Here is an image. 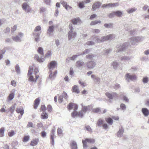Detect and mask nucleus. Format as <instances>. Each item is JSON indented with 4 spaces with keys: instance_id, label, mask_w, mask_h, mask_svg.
I'll return each mask as SVG.
<instances>
[{
    "instance_id": "nucleus-1",
    "label": "nucleus",
    "mask_w": 149,
    "mask_h": 149,
    "mask_svg": "<svg viewBox=\"0 0 149 149\" xmlns=\"http://www.w3.org/2000/svg\"><path fill=\"white\" fill-rule=\"evenodd\" d=\"M143 38L139 37H133L130 39V41L127 42H126L123 44L118 45L117 46V49L116 52L118 53L120 51L125 50L127 46L130 45V43L132 45H136L138 42L141 41Z\"/></svg>"
},
{
    "instance_id": "nucleus-2",
    "label": "nucleus",
    "mask_w": 149,
    "mask_h": 149,
    "mask_svg": "<svg viewBox=\"0 0 149 149\" xmlns=\"http://www.w3.org/2000/svg\"><path fill=\"white\" fill-rule=\"evenodd\" d=\"M33 67L32 66H30L29 70L28 76L29 77V81L32 82H36L37 79L39 77L38 74V69L36 68L34 70V72H33Z\"/></svg>"
},
{
    "instance_id": "nucleus-3",
    "label": "nucleus",
    "mask_w": 149,
    "mask_h": 149,
    "mask_svg": "<svg viewBox=\"0 0 149 149\" xmlns=\"http://www.w3.org/2000/svg\"><path fill=\"white\" fill-rule=\"evenodd\" d=\"M41 30L40 26H38L35 28L33 32V36L35 38V40L36 42H39L40 40V36L41 32Z\"/></svg>"
},
{
    "instance_id": "nucleus-4",
    "label": "nucleus",
    "mask_w": 149,
    "mask_h": 149,
    "mask_svg": "<svg viewBox=\"0 0 149 149\" xmlns=\"http://www.w3.org/2000/svg\"><path fill=\"white\" fill-rule=\"evenodd\" d=\"M81 105L82 106V109L79 112L78 115L79 117L82 118L86 112H89L92 109V107L91 105L84 107L83 106L82 104H81Z\"/></svg>"
},
{
    "instance_id": "nucleus-5",
    "label": "nucleus",
    "mask_w": 149,
    "mask_h": 149,
    "mask_svg": "<svg viewBox=\"0 0 149 149\" xmlns=\"http://www.w3.org/2000/svg\"><path fill=\"white\" fill-rule=\"evenodd\" d=\"M38 52L41 56V57H42L44 56L43 49L42 47H39L38 49ZM34 58L40 62H43L45 60L44 57L39 58L38 55L37 54H36L35 55Z\"/></svg>"
},
{
    "instance_id": "nucleus-6",
    "label": "nucleus",
    "mask_w": 149,
    "mask_h": 149,
    "mask_svg": "<svg viewBox=\"0 0 149 149\" xmlns=\"http://www.w3.org/2000/svg\"><path fill=\"white\" fill-rule=\"evenodd\" d=\"M24 34L21 32H19L18 35L12 37V39L17 42H21L22 41V38L23 37Z\"/></svg>"
},
{
    "instance_id": "nucleus-7",
    "label": "nucleus",
    "mask_w": 149,
    "mask_h": 149,
    "mask_svg": "<svg viewBox=\"0 0 149 149\" xmlns=\"http://www.w3.org/2000/svg\"><path fill=\"white\" fill-rule=\"evenodd\" d=\"M126 80L128 82L131 81H134L136 79V76L134 75L131 74L130 73H127L125 75Z\"/></svg>"
},
{
    "instance_id": "nucleus-8",
    "label": "nucleus",
    "mask_w": 149,
    "mask_h": 149,
    "mask_svg": "<svg viewBox=\"0 0 149 149\" xmlns=\"http://www.w3.org/2000/svg\"><path fill=\"white\" fill-rule=\"evenodd\" d=\"M22 7L23 10L27 13L30 12L32 11V9L27 3H24L22 5Z\"/></svg>"
},
{
    "instance_id": "nucleus-9",
    "label": "nucleus",
    "mask_w": 149,
    "mask_h": 149,
    "mask_svg": "<svg viewBox=\"0 0 149 149\" xmlns=\"http://www.w3.org/2000/svg\"><path fill=\"white\" fill-rule=\"evenodd\" d=\"M77 33L76 31H70L68 33V38L69 40L74 39L76 36Z\"/></svg>"
},
{
    "instance_id": "nucleus-10",
    "label": "nucleus",
    "mask_w": 149,
    "mask_h": 149,
    "mask_svg": "<svg viewBox=\"0 0 149 149\" xmlns=\"http://www.w3.org/2000/svg\"><path fill=\"white\" fill-rule=\"evenodd\" d=\"M95 140L93 139H86L85 140H83L82 143L84 147H87V143H94Z\"/></svg>"
},
{
    "instance_id": "nucleus-11",
    "label": "nucleus",
    "mask_w": 149,
    "mask_h": 149,
    "mask_svg": "<svg viewBox=\"0 0 149 149\" xmlns=\"http://www.w3.org/2000/svg\"><path fill=\"white\" fill-rule=\"evenodd\" d=\"M57 65V62L55 61H52L49 64L48 67L50 71H52V70L55 68Z\"/></svg>"
},
{
    "instance_id": "nucleus-12",
    "label": "nucleus",
    "mask_w": 149,
    "mask_h": 149,
    "mask_svg": "<svg viewBox=\"0 0 149 149\" xmlns=\"http://www.w3.org/2000/svg\"><path fill=\"white\" fill-rule=\"evenodd\" d=\"M54 27L53 26H49L47 31V33L49 37L52 36L53 35Z\"/></svg>"
},
{
    "instance_id": "nucleus-13",
    "label": "nucleus",
    "mask_w": 149,
    "mask_h": 149,
    "mask_svg": "<svg viewBox=\"0 0 149 149\" xmlns=\"http://www.w3.org/2000/svg\"><path fill=\"white\" fill-rule=\"evenodd\" d=\"M124 132V129L122 126L119 127V130L116 134L117 136L118 137H121L123 136Z\"/></svg>"
},
{
    "instance_id": "nucleus-14",
    "label": "nucleus",
    "mask_w": 149,
    "mask_h": 149,
    "mask_svg": "<svg viewBox=\"0 0 149 149\" xmlns=\"http://www.w3.org/2000/svg\"><path fill=\"white\" fill-rule=\"evenodd\" d=\"M67 107L69 110H71L73 108L74 111H76L78 109V106L76 104L70 103Z\"/></svg>"
},
{
    "instance_id": "nucleus-15",
    "label": "nucleus",
    "mask_w": 149,
    "mask_h": 149,
    "mask_svg": "<svg viewBox=\"0 0 149 149\" xmlns=\"http://www.w3.org/2000/svg\"><path fill=\"white\" fill-rule=\"evenodd\" d=\"M15 91V90L14 89L11 91L10 93L8 95L7 100V102L11 101L13 99L14 97V93Z\"/></svg>"
},
{
    "instance_id": "nucleus-16",
    "label": "nucleus",
    "mask_w": 149,
    "mask_h": 149,
    "mask_svg": "<svg viewBox=\"0 0 149 149\" xmlns=\"http://www.w3.org/2000/svg\"><path fill=\"white\" fill-rule=\"evenodd\" d=\"M88 67L90 69H93L96 65V63L93 61H91L88 62L87 64Z\"/></svg>"
},
{
    "instance_id": "nucleus-17",
    "label": "nucleus",
    "mask_w": 149,
    "mask_h": 149,
    "mask_svg": "<svg viewBox=\"0 0 149 149\" xmlns=\"http://www.w3.org/2000/svg\"><path fill=\"white\" fill-rule=\"evenodd\" d=\"M70 145L71 149H77V144L75 141H72L70 143Z\"/></svg>"
},
{
    "instance_id": "nucleus-18",
    "label": "nucleus",
    "mask_w": 149,
    "mask_h": 149,
    "mask_svg": "<svg viewBox=\"0 0 149 149\" xmlns=\"http://www.w3.org/2000/svg\"><path fill=\"white\" fill-rule=\"evenodd\" d=\"M50 72L49 78L53 79L56 77V75L57 74V71H55L54 72H53L52 71H50Z\"/></svg>"
},
{
    "instance_id": "nucleus-19",
    "label": "nucleus",
    "mask_w": 149,
    "mask_h": 149,
    "mask_svg": "<svg viewBox=\"0 0 149 149\" xmlns=\"http://www.w3.org/2000/svg\"><path fill=\"white\" fill-rule=\"evenodd\" d=\"M106 95L109 99H112L113 98V96H117V95L116 93H113L112 95L109 93H105Z\"/></svg>"
},
{
    "instance_id": "nucleus-20",
    "label": "nucleus",
    "mask_w": 149,
    "mask_h": 149,
    "mask_svg": "<svg viewBox=\"0 0 149 149\" xmlns=\"http://www.w3.org/2000/svg\"><path fill=\"white\" fill-rule=\"evenodd\" d=\"M72 22L74 24H78L81 23V21L80 19L78 17L73 19Z\"/></svg>"
},
{
    "instance_id": "nucleus-21",
    "label": "nucleus",
    "mask_w": 149,
    "mask_h": 149,
    "mask_svg": "<svg viewBox=\"0 0 149 149\" xmlns=\"http://www.w3.org/2000/svg\"><path fill=\"white\" fill-rule=\"evenodd\" d=\"M39 141V140L38 138H35L33 139L31 141L30 145L34 146L37 145L38 142Z\"/></svg>"
},
{
    "instance_id": "nucleus-22",
    "label": "nucleus",
    "mask_w": 149,
    "mask_h": 149,
    "mask_svg": "<svg viewBox=\"0 0 149 149\" xmlns=\"http://www.w3.org/2000/svg\"><path fill=\"white\" fill-rule=\"evenodd\" d=\"M115 37V35L114 34H109L106 36H104L105 41L108 40H111Z\"/></svg>"
},
{
    "instance_id": "nucleus-23",
    "label": "nucleus",
    "mask_w": 149,
    "mask_h": 149,
    "mask_svg": "<svg viewBox=\"0 0 149 149\" xmlns=\"http://www.w3.org/2000/svg\"><path fill=\"white\" fill-rule=\"evenodd\" d=\"M55 132V130L53 129L52 130L51 134V143L52 145H54V134Z\"/></svg>"
},
{
    "instance_id": "nucleus-24",
    "label": "nucleus",
    "mask_w": 149,
    "mask_h": 149,
    "mask_svg": "<svg viewBox=\"0 0 149 149\" xmlns=\"http://www.w3.org/2000/svg\"><path fill=\"white\" fill-rule=\"evenodd\" d=\"M142 111L145 116H147L148 115L149 111L147 109L143 108L142 109Z\"/></svg>"
},
{
    "instance_id": "nucleus-25",
    "label": "nucleus",
    "mask_w": 149,
    "mask_h": 149,
    "mask_svg": "<svg viewBox=\"0 0 149 149\" xmlns=\"http://www.w3.org/2000/svg\"><path fill=\"white\" fill-rule=\"evenodd\" d=\"M48 113L45 111H43L41 115V118L43 119H45L48 118Z\"/></svg>"
},
{
    "instance_id": "nucleus-26",
    "label": "nucleus",
    "mask_w": 149,
    "mask_h": 149,
    "mask_svg": "<svg viewBox=\"0 0 149 149\" xmlns=\"http://www.w3.org/2000/svg\"><path fill=\"white\" fill-rule=\"evenodd\" d=\"M120 58L122 61H131L132 57L131 56H124L121 57Z\"/></svg>"
},
{
    "instance_id": "nucleus-27",
    "label": "nucleus",
    "mask_w": 149,
    "mask_h": 149,
    "mask_svg": "<svg viewBox=\"0 0 149 149\" xmlns=\"http://www.w3.org/2000/svg\"><path fill=\"white\" fill-rule=\"evenodd\" d=\"M40 102V99L39 98L36 99L34 102V107L35 109H37Z\"/></svg>"
},
{
    "instance_id": "nucleus-28",
    "label": "nucleus",
    "mask_w": 149,
    "mask_h": 149,
    "mask_svg": "<svg viewBox=\"0 0 149 149\" xmlns=\"http://www.w3.org/2000/svg\"><path fill=\"white\" fill-rule=\"evenodd\" d=\"M73 92L78 93L79 92V91L78 86L77 85L74 86L72 88Z\"/></svg>"
},
{
    "instance_id": "nucleus-29",
    "label": "nucleus",
    "mask_w": 149,
    "mask_h": 149,
    "mask_svg": "<svg viewBox=\"0 0 149 149\" xmlns=\"http://www.w3.org/2000/svg\"><path fill=\"white\" fill-rule=\"evenodd\" d=\"M16 111L17 113H20L21 116H22L24 113L23 109L22 107L17 108L16 109Z\"/></svg>"
},
{
    "instance_id": "nucleus-30",
    "label": "nucleus",
    "mask_w": 149,
    "mask_h": 149,
    "mask_svg": "<svg viewBox=\"0 0 149 149\" xmlns=\"http://www.w3.org/2000/svg\"><path fill=\"white\" fill-rule=\"evenodd\" d=\"M61 3L67 10H68V8L70 9L71 8L70 6L67 5V3L65 1H63L61 2Z\"/></svg>"
},
{
    "instance_id": "nucleus-31",
    "label": "nucleus",
    "mask_w": 149,
    "mask_h": 149,
    "mask_svg": "<svg viewBox=\"0 0 149 149\" xmlns=\"http://www.w3.org/2000/svg\"><path fill=\"white\" fill-rule=\"evenodd\" d=\"M100 6V3L98 2L95 3L93 5L92 9L93 10H95L96 9L98 8Z\"/></svg>"
},
{
    "instance_id": "nucleus-32",
    "label": "nucleus",
    "mask_w": 149,
    "mask_h": 149,
    "mask_svg": "<svg viewBox=\"0 0 149 149\" xmlns=\"http://www.w3.org/2000/svg\"><path fill=\"white\" fill-rule=\"evenodd\" d=\"M81 55H82L81 54H78L77 55H74L72 57L68 58V59H67L66 61H67L68 59L72 60H75L78 56Z\"/></svg>"
},
{
    "instance_id": "nucleus-33",
    "label": "nucleus",
    "mask_w": 149,
    "mask_h": 149,
    "mask_svg": "<svg viewBox=\"0 0 149 149\" xmlns=\"http://www.w3.org/2000/svg\"><path fill=\"white\" fill-rule=\"evenodd\" d=\"M84 65V63L81 61H79L77 62V67H82Z\"/></svg>"
},
{
    "instance_id": "nucleus-34",
    "label": "nucleus",
    "mask_w": 149,
    "mask_h": 149,
    "mask_svg": "<svg viewBox=\"0 0 149 149\" xmlns=\"http://www.w3.org/2000/svg\"><path fill=\"white\" fill-rule=\"evenodd\" d=\"M104 36H102L101 38H97L95 42H103L105 41V39L104 38Z\"/></svg>"
},
{
    "instance_id": "nucleus-35",
    "label": "nucleus",
    "mask_w": 149,
    "mask_h": 149,
    "mask_svg": "<svg viewBox=\"0 0 149 149\" xmlns=\"http://www.w3.org/2000/svg\"><path fill=\"white\" fill-rule=\"evenodd\" d=\"M118 65V63L116 61H113L111 63V66L115 69H117Z\"/></svg>"
},
{
    "instance_id": "nucleus-36",
    "label": "nucleus",
    "mask_w": 149,
    "mask_h": 149,
    "mask_svg": "<svg viewBox=\"0 0 149 149\" xmlns=\"http://www.w3.org/2000/svg\"><path fill=\"white\" fill-rule=\"evenodd\" d=\"M106 122L110 125H112L113 123V120L110 118H105Z\"/></svg>"
},
{
    "instance_id": "nucleus-37",
    "label": "nucleus",
    "mask_w": 149,
    "mask_h": 149,
    "mask_svg": "<svg viewBox=\"0 0 149 149\" xmlns=\"http://www.w3.org/2000/svg\"><path fill=\"white\" fill-rule=\"evenodd\" d=\"M115 15L118 17H120L122 16L123 12L120 11H114Z\"/></svg>"
},
{
    "instance_id": "nucleus-38",
    "label": "nucleus",
    "mask_w": 149,
    "mask_h": 149,
    "mask_svg": "<svg viewBox=\"0 0 149 149\" xmlns=\"http://www.w3.org/2000/svg\"><path fill=\"white\" fill-rule=\"evenodd\" d=\"M92 112L93 113H101L100 108H99L93 109Z\"/></svg>"
},
{
    "instance_id": "nucleus-39",
    "label": "nucleus",
    "mask_w": 149,
    "mask_h": 149,
    "mask_svg": "<svg viewBox=\"0 0 149 149\" xmlns=\"http://www.w3.org/2000/svg\"><path fill=\"white\" fill-rule=\"evenodd\" d=\"M5 129L4 127H2L0 129V137H3L4 136V133Z\"/></svg>"
},
{
    "instance_id": "nucleus-40",
    "label": "nucleus",
    "mask_w": 149,
    "mask_h": 149,
    "mask_svg": "<svg viewBox=\"0 0 149 149\" xmlns=\"http://www.w3.org/2000/svg\"><path fill=\"white\" fill-rule=\"evenodd\" d=\"M101 23V21H97L95 20L91 22L90 23V25H95L96 24H97L98 23Z\"/></svg>"
},
{
    "instance_id": "nucleus-41",
    "label": "nucleus",
    "mask_w": 149,
    "mask_h": 149,
    "mask_svg": "<svg viewBox=\"0 0 149 149\" xmlns=\"http://www.w3.org/2000/svg\"><path fill=\"white\" fill-rule=\"evenodd\" d=\"M78 114L79 113H78L76 111H73L72 113V116L73 118H75L78 116H79Z\"/></svg>"
},
{
    "instance_id": "nucleus-42",
    "label": "nucleus",
    "mask_w": 149,
    "mask_h": 149,
    "mask_svg": "<svg viewBox=\"0 0 149 149\" xmlns=\"http://www.w3.org/2000/svg\"><path fill=\"white\" fill-rule=\"evenodd\" d=\"M57 133L58 136H63L62 130L60 128H58L57 130Z\"/></svg>"
},
{
    "instance_id": "nucleus-43",
    "label": "nucleus",
    "mask_w": 149,
    "mask_h": 149,
    "mask_svg": "<svg viewBox=\"0 0 149 149\" xmlns=\"http://www.w3.org/2000/svg\"><path fill=\"white\" fill-rule=\"evenodd\" d=\"M136 10V9L135 8H131L130 9H128L127 10V12L129 13H130L135 11Z\"/></svg>"
},
{
    "instance_id": "nucleus-44",
    "label": "nucleus",
    "mask_w": 149,
    "mask_h": 149,
    "mask_svg": "<svg viewBox=\"0 0 149 149\" xmlns=\"http://www.w3.org/2000/svg\"><path fill=\"white\" fill-rule=\"evenodd\" d=\"M52 52L51 51H48L45 56V57L47 58H49L51 57L52 56Z\"/></svg>"
},
{
    "instance_id": "nucleus-45",
    "label": "nucleus",
    "mask_w": 149,
    "mask_h": 149,
    "mask_svg": "<svg viewBox=\"0 0 149 149\" xmlns=\"http://www.w3.org/2000/svg\"><path fill=\"white\" fill-rule=\"evenodd\" d=\"M149 81L148 78L147 77L143 78L142 81L144 84L147 83Z\"/></svg>"
},
{
    "instance_id": "nucleus-46",
    "label": "nucleus",
    "mask_w": 149,
    "mask_h": 149,
    "mask_svg": "<svg viewBox=\"0 0 149 149\" xmlns=\"http://www.w3.org/2000/svg\"><path fill=\"white\" fill-rule=\"evenodd\" d=\"M15 132L13 130H11L8 133V135L10 137H12L15 134Z\"/></svg>"
},
{
    "instance_id": "nucleus-47",
    "label": "nucleus",
    "mask_w": 149,
    "mask_h": 149,
    "mask_svg": "<svg viewBox=\"0 0 149 149\" xmlns=\"http://www.w3.org/2000/svg\"><path fill=\"white\" fill-rule=\"evenodd\" d=\"M103 122V120L101 119H99L97 121V125L98 126H101V125L102 124Z\"/></svg>"
},
{
    "instance_id": "nucleus-48",
    "label": "nucleus",
    "mask_w": 149,
    "mask_h": 149,
    "mask_svg": "<svg viewBox=\"0 0 149 149\" xmlns=\"http://www.w3.org/2000/svg\"><path fill=\"white\" fill-rule=\"evenodd\" d=\"M15 70L17 72V74H19L20 73V70L19 68V67L18 65H16L15 67Z\"/></svg>"
},
{
    "instance_id": "nucleus-49",
    "label": "nucleus",
    "mask_w": 149,
    "mask_h": 149,
    "mask_svg": "<svg viewBox=\"0 0 149 149\" xmlns=\"http://www.w3.org/2000/svg\"><path fill=\"white\" fill-rule=\"evenodd\" d=\"M29 138L30 137L29 136H25L23 139V141L24 142H27L29 140Z\"/></svg>"
},
{
    "instance_id": "nucleus-50",
    "label": "nucleus",
    "mask_w": 149,
    "mask_h": 149,
    "mask_svg": "<svg viewBox=\"0 0 149 149\" xmlns=\"http://www.w3.org/2000/svg\"><path fill=\"white\" fill-rule=\"evenodd\" d=\"M120 107L121 109L123 111L125 110L126 109V107L125 105L124 104H121L120 105Z\"/></svg>"
},
{
    "instance_id": "nucleus-51",
    "label": "nucleus",
    "mask_w": 149,
    "mask_h": 149,
    "mask_svg": "<svg viewBox=\"0 0 149 149\" xmlns=\"http://www.w3.org/2000/svg\"><path fill=\"white\" fill-rule=\"evenodd\" d=\"M61 96L64 98L66 99L68 98V96L67 93L64 91H63L62 94Z\"/></svg>"
},
{
    "instance_id": "nucleus-52",
    "label": "nucleus",
    "mask_w": 149,
    "mask_h": 149,
    "mask_svg": "<svg viewBox=\"0 0 149 149\" xmlns=\"http://www.w3.org/2000/svg\"><path fill=\"white\" fill-rule=\"evenodd\" d=\"M86 44L88 45H94L95 43L92 41H88L87 42Z\"/></svg>"
},
{
    "instance_id": "nucleus-53",
    "label": "nucleus",
    "mask_w": 149,
    "mask_h": 149,
    "mask_svg": "<svg viewBox=\"0 0 149 149\" xmlns=\"http://www.w3.org/2000/svg\"><path fill=\"white\" fill-rule=\"evenodd\" d=\"M17 26L15 25L13 27L11 28V31L12 33H13L17 29Z\"/></svg>"
},
{
    "instance_id": "nucleus-54",
    "label": "nucleus",
    "mask_w": 149,
    "mask_h": 149,
    "mask_svg": "<svg viewBox=\"0 0 149 149\" xmlns=\"http://www.w3.org/2000/svg\"><path fill=\"white\" fill-rule=\"evenodd\" d=\"M104 26L106 27L109 28L112 27V24L111 23L109 24H104Z\"/></svg>"
},
{
    "instance_id": "nucleus-55",
    "label": "nucleus",
    "mask_w": 149,
    "mask_h": 149,
    "mask_svg": "<svg viewBox=\"0 0 149 149\" xmlns=\"http://www.w3.org/2000/svg\"><path fill=\"white\" fill-rule=\"evenodd\" d=\"M15 106L13 105H12L10 107V111L12 113H13L14 112L15 109Z\"/></svg>"
},
{
    "instance_id": "nucleus-56",
    "label": "nucleus",
    "mask_w": 149,
    "mask_h": 149,
    "mask_svg": "<svg viewBox=\"0 0 149 149\" xmlns=\"http://www.w3.org/2000/svg\"><path fill=\"white\" fill-rule=\"evenodd\" d=\"M115 14L114 13V11L112 12V13L109 14H108V16L110 18L113 17L114 16H115Z\"/></svg>"
},
{
    "instance_id": "nucleus-57",
    "label": "nucleus",
    "mask_w": 149,
    "mask_h": 149,
    "mask_svg": "<svg viewBox=\"0 0 149 149\" xmlns=\"http://www.w3.org/2000/svg\"><path fill=\"white\" fill-rule=\"evenodd\" d=\"M90 50L88 49H86L85 51H84L82 53H81L80 54H81L82 55H85L86 54H88L90 52Z\"/></svg>"
},
{
    "instance_id": "nucleus-58",
    "label": "nucleus",
    "mask_w": 149,
    "mask_h": 149,
    "mask_svg": "<svg viewBox=\"0 0 149 149\" xmlns=\"http://www.w3.org/2000/svg\"><path fill=\"white\" fill-rule=\"evenodd\" d=\"M92 32L93 33H99L100 32V31L99 29H93L92 30Z\"/></svg>"
},
{
    "instance_id": "nucleus-59",
    "label": "nucleus",
    "mask_w": 149,
    "mask_h": 149,
    "mask_svg": "<svg viewBox=\"0 0 149 149\" xmlns=\"http://www.w3.org/2000/svg\"><path fill=\"white\" fill-rule=\"evenodd\" d=\"M94 56L92 54L91 55H87L86 56V58H87L89 59H91L93 58L94 57Z\"/></svg>"
},
{
    "instance_id": "nucleus-60",
    "label": "nucleus",
    "mask_w": 149,
    "mask_h": 149,
    "mask_svg": "<svg viewBox=\"0 0 149 149\" xmlns=\"http://www.w3.org/2000/svg\"><path fill=\"white\" fill-rule=\"evenodd\" d=\"M86 130L90 132H92V130L91 127L88 126H86L85 127Z\"/></svg>"
},
{
    "instance_id": "nucleus-61",
    "label": "nucleus",
    "mask_w": 149,
    "mask_h": 149,
    "mask_svg": "<svg viewBox=\"0 0 149 149\" xmlns=\"http://www.w3.org/2000/svg\"><path fill=\"white\" fill-rule=\"evenodd\" d=\"M37 127L39 129H40L42 127V123H38L37 124Z\"/></svg>"
},
{
    "instance_id": "nucleus-62",
    "label": "nucleus",
    "mask_w": 149,
    "mask_h": 149,
    "mask_svg": "<svg viewBox=\"0 0 149 149\" xmlns=\"http://www.w3.org/2000/svg\"><path fill=\"white\" fill-rule=\"evenodd\" d=\"M84 2H81L79 3V6L80 8H83L84 7Z\"/></svg>"
},
{
    "instance_id": "nucleus-63",
    "label": "nucleus",
    "mask_w": 149,
    "mask_h": 149,
    "mask_svg": "<svg viewBox=\"0 0 149 149\" xmlns=\"http://www.w3.org/2000/svg\"><path fill=\"white\" fill-rule=\"evenodd\" d=\"M33 124L32 123H31L30 122H29L28 123V124L27 126V127H33Z\"/></svg>"
},
{
    "instance_id": "nucleus-64",
    "label": "nucleus",
    "mask_w": 149,
    "mask_h": 149,
    "mask_svg": "<svg viewBox=\"0 0 149 149\" xmlns=\"http://www.w3.org/2000/svg\"><path fill=\"white\" fill-rule=\"evenodd\" d=\"M11 84L14 87H15L16 85V82L15 81L12 80L11 82Z\"/></svg>"
}]
</instances>
